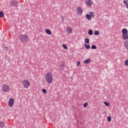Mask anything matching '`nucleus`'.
<instances>
[{"instance_id": "obj_23", "label": "nucleus", "mask_w": 128, "mask_h": 128, "mask_svg": "<svg viewBox=\"0 0 128 128\" xmlns=\"http://www.w3.org/2000/svg\"><path fill=\"white\" fill-rule=\"evenodd\" d=\"M88 102H86L84 104L83 106H84V108H86L88 106Z\"/></svg>"}, {"instance_id": "obj_8", "label": "nucleus", "mask_w": 128, "mask_h": 128, "mask_svg": "<svg viewBox=\"0 0 128 128\" xmlns=\"http://www.w3.org/2000/svg\"><path fill=\"white\" fill-rule=\"evenodd\" d=\"M85 4L89 6H92V2L91 0H86Z\"/></svg>"}, {"instance_id": "obj_31", "label": "nucleus", "mask_w": 128, "mask_h": 128, "mask_svg": "<svg viewBox=\"0 0 128 128\" xmlns=\"http://www.w3.org/2000/svg\"><path fill=\"white\" fill-rule=\"evenodd\" d=\"M61 18L62 19V22H64V16H62Z\"/></svg>"}, {"instance_id": "obj_18", "label": "nucleus", "mask_w": 128, "mask_h": 128, "mask_svg": "<svg viewBox=\"0 0 128 128\" xmlns=\"http://www.w3.org/2000/svg\"><path fill=\"white\" fill-rule=\"evenodd\" d=\"M104 104L106 106H110V102H104Z\"/></svg>"}, {"instance_id": "obj_1", "label": "nucleus", "mask_w": 128, "mask_h": 128, "mask_svg": "<svg viewBox=\"0 0 128 128\" xmlns=\"http://www.w3.org/2000/svg\"><path fill=\"white\" fill-rule=\"evenodd\" d=\"M122 38L126 40L124 42V48L128 50V30L126 28H123L122 30Z\"/></svg>"}, {"instance_id": "obj_16", "label": "nucleus", "mask_w": 128, "mask_h": 128, "mask_svg": "<svg viewBox=\"0 0 128 128\" xmlns=\"http://www.w3.org/2000/svg\"><path fill=\"white\" fill-rule=\"evenodd\" d=\"M84 42H86V44H90V39L88 38H85Z\"/></svg>"}, {"instance_id": "obj_24", "label": "nucleus", "mask_w": 128, "mask_h": 128, "mask_svg": "<svg viewBox=\"0 0 128 128\" xmlns=\"http://www.w3.org/2000/svg\"><path fill=\"white\" fill-rule=\"evenodd\" d=\"M4 16V12H2V11H1L0 12V18H3Z\"/></svg>"}, {"instance_id": "obj_13", "label": "nucleus", "mask_w": 128, "mask_h": 128, "mask_svg": "<svg viewBox=\"0 0 128 128\" xmlns=\"http://www.w3.org/2000/svg\"><path fill=\"white\" fill-rule=\"evenodd\" d=\"M86 16L88 20H92V16L90 14H86Z\"/></svg>"}, {"instance_id": "obj_6", "label": "nucleus", "mask_w": 128, "mask_h": 128, "mask_svg": "<svg viewBox=\"0 0 128 128\" xmlns=\"http://www.w3.org/2000/svg\"><path fill=\"white\" fill-rule=\"evenodd\" d=\"M76 12L77 13V14H78V16H82V12H84V10H82V7L78 6L76 8Z\"/></svg>"}, {"instance_id": "obj_11", "label": "nucleus", "mask_w": 128, "mask_h": 128, "mask_svg": "<svg viewBox=\"0 0 128 128\" xmlns=\"http://www.w3.org/2000/svg\"><path fill=\"white\" fill-rule=\"evenodd\" d=\"M90 62H92L90 58L87 59L84 61V64H90Z\"/></svg>"}, {"instance_id": "obj_4", "label": "nucleus", "mask_w": 128, "mask_h": 128, "mask_svg": "<svg viewBox=\"0 0 128 128\" xmlns=\"http://www.w3.org/2000/svg\"><path fill=\"white\" fill-rule=\"evenodd\" d=\"M2 90L4 92H8L10 88V86L8 85L7 84H4L2 86Z\"/></svg>"}, {"instance_id": "obj_7", "label": "nucleus", "mask_w": 128, "mask_h": 128, "mask_svg": "<svg viewBox=\"0 0 128 128\" xmlns=\"http://www.w3.org/2000/svg\"><path fill=\"white\" fill-rule=\"evenodd\" d=\"M14 99L10 98L8 102V106L12 108V106H14Z\"/></svg>"}, {"instance_id": "obj_10", "label": "nucleus", "mask_w": 128, "mask_h": 128, "mask_svg": "<svg viewBox=\"0 0 128 128\" xmlns=\"http://www.w3.org/2000/svg\"><path fill=\"white\" fill-rule=\"evenodd\" d=\"M11 4L12 6H18V2L12 1Z\"/></svg>"}, {"instance_id": "obj_20", "label": "nucleus", "mask_w": 128, "mask_h": 128, "mask_svg": "<svg viewBox=\"0 0 128 128\" xmlns=\"http://www.w3.org/2000/svg\"><path fill=\"white\" fill-rule=\"evenodd\" d=\"M94 34L95 36H98V34H100V32L98 31V30H96L94 32Z\"/></svg>"}, {"instance_id": "obj_26", "label": "nucleus", "mask_w": 128, "mask_h": 128, "mask_svg": "<svg viewBox=\"0 0 128 128\" xmlns=\"http://www.w3.org/2000/svg\"><path fill=\"white\" fill-rule=\"evenodd\" d=\"M42 92L44 93V94H46V90L44 89V88H42Z\"/></svg>"}, {"instance_id": "obj_30", "label": "nucleus", "mask_w": 128, "mask_h": 128, "mask_svg": "<svg viewBox=\"0 0 128 128\" xmlns=\"http://www.w3.org/2000/svg\"><path fill=\"white\" fill-rule=\"evenodd\" d=\"M123 2H124V4H126H126H128V2H126V0H124L123 1Z\"/></svg>"}, {"instance_id": "obj_29", "label": "nucleus", "mask_w": 128, "mask_h": 128, "mask_svg": "<svg viewBox=\"0 0 128 128\" xmlns=\"http://www.w3.org/2000/svg\"><path fill=\"white\" fill-rule=\"evenodd\" d=\"M60 66L61 68H64V63L61 64Z\"/></svg>"}, {"instance_id": "obj_28", "label": "nucleus", "mask_w": 128, "mask_h": 128, "mask_svg": "<svg viewBox=\"0 0 128 128\" xmlns=\"http://www.w3.org/2000/svg\"><path fill=\"white\" fill-rule=\"evenodd\" d=\"M124 64L126 66H128V60H126L125 61H124Z\"/></svg>"}, {"instance_id": "obj_17", "label": "nucleus", "mask_w": 128, "mask_h": 128, "mask_svg": "<svg viewBox=\"0 0 128 128\" xmlns=\"http://www.w3.org/2000/svg\"><path fill=\"white\" fill-rule=\"evenodd\" d=\"M88 34H90V36H92V34H94V32H92V30H88Z\"/></svg>"}, {"instance_id": "obj_5", "label": "nucleus", "mask_w": 128, "mask_h": 128, "mask_svg": "<svg viewBox=\"0 0 128 128\" xmlns=\"http://www.w3.org/2000/svg\"><path fill=\"white\" fill-rule=\"evenodd\" d=\"M22 84L24 88H28L30 86V81L27 80H24L22 81Z\"/></svg>"}, {"instance_id": "obj_9", "label": "nucleus", "mask_w": 128, "mask_h": 128, "mask_svg": "<svg viewBox=\"0 0 128 128\" xmlns=\"http://www.w3.org/2000/svg\"><path fill=\"white\" fill-rule=\"evenodd\" d=\"M67 34H70L72 32V28L70 26H68L66 28Z\"/></svg>"}, {"instance_id": "obj_14", "label": "nucleus", "mask_w": 128, "mask_h": 128, "mask_svg": "<svg viewBox=\"0 0 128 128\" xmlns=\"http://www.w3.org/2000/svg\"><path fill=\"white\" fill-rule=\"evenodd\" d=\"M84 46H85L86 50H88L90 48V44H84Z\"/></svg>"}, {"instance_id": "obj_25", "label": "nucleus", "mask_w": 128, "mask_h": 128, "mask_svg": "<svg viewBox=\"0 0 128 128\" xmlns=\"http://www.w3.org/2000/svg\"><path fill=\"white\" fill-rule=\"evenodd\" d=\"M108 122H111L112 121V117H110V116H108Z\"/></svg>"}, {"instance_id": "obj_21", "label": "nucleus", "mask_w": 128, "mask_h": 128, "mask_svg": "<svg viewBox=\"0 0 128 128\" xmlns=\"http://www.w3.org/2000/svg\"><path fill=\"white\" fill-rule=\"evenodd\" d=\"M91 49L92 50H96V46L95 45H92V46L91 47Z\"/></svg>"}, {"instance_id": "obj_12", "label": "nucleus", "mask_w": 128, "mask_h": 128, "mask_svg": "<svg viewBox=\"0 0 128 128\" xmlns=\"http://www.w3.org/2000/svg\"><path fill=\"white\" fill-rule=\"evenodd\" d=\"M46 34H49L50 35L52 34V31H50V29H46L45 30Z\"/></svg>"}, {"instance_id": "obj_3", "label": "nucleus", "mask_w": 128, "mask_h": 128, "mask_svg": "<svg viewBox=\"0 0 128 128\" xmlns=\"http://www.w3.org/2000/svg\"><path fill=\"white\" fill-rule=\"evenodd\" d=\"M19 40L21 42H28L29 39L28 35L22 34L20 36Z\"/></svg>"}, {"instance_id": "obj_22", "label": "nucleus", "mask_w": 128, "mask_h": 128, "mask_svg": "<svg viewBox=\"0 0 128 128\" xmlns=\"http://www.w3.org/2000/svg\"><path fill=\"white\" fill-rule=\"evenodd\" d=\"M62 48H65V50H68V46H66V44H62Z\"/></svg>"}, {"instance_id": "obj_27", "label": "nucleus", "mask_w": 128, "mask_h": 128, "mask_svg": "<svg viewBox=\"0 0 128 128\" xmlns=\"http://www.w3.org/2000/svg\"><path fill=\"white\" fill-rule=\"evenodd\" d=\"M77 62V66H80V62L78 61L76 62Z\"/></svg>"}, {"instance_id": "obj_2", "label": "nucleus", "mask_w": 128, "mask_h": 128, "mask_svg": "<svg viewBox=\"0 0 128 128\" xmlns=\"http://www.w3.org/2000/svg\"><path fill=\"white\" fill-rule=\"evenodd\" d=\"M46 81L48 84H52V75L50 72L46 73L45 75Z\"/></svg>"}, {"instance_id": "obj_15", "label": "nucleus", "mask_w": 128, "mask_h": 128, "mask_svg": "<svg viewBox=\"0 0 128 128\" xmlns=\"http://www.w3.org/2000/svg\"><path fill=\"white\" fill-rule=\"evenodd\" d=\"M4 126V123L2 122H0V128H2Z\"/></svg>"}, {"instance_id": "obj_19", "label": "nucleus", "mask_w": 128, "mask_h": 128, "mask_svg": "<svg viewBox=\"0 0 128 128\" xmlns=\"http://www.w3.org/2000/svg\"><path fill=\"white\" fill-rule=\"evenodd\" d=\"M89 14H90V16H92V18H94V12H90Z\"/></svg>"}, {"instance_id": "obj_32", "label": "nucleus", "mask_w": 128, "mask_h": 128, "mask_svg": "<svg viewBox=\"0 0 128 128\" xmlns=\"http://www.w3.org/2000/svg\"><path fill=\"white\" fill-rule=\"evenodd\" d=\"M4 50H8V47H4Z\"/></svg>"}]
</instances>
